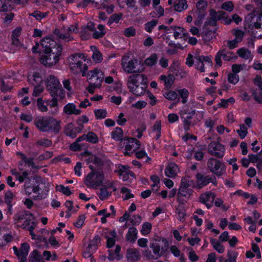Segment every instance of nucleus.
Wrapping results in <instances>:
<instances>
[{
    "label": "nucleus",
    "instance_id": "12",
    "mask_svg": "<svg viewBox=\"0 0 262 262\" xmlns=\"http://www.w3.org/2000/svg\"><path fill=\"white\" fill-rule=\"evenodd\" d=\"M196 187L201 189L206 186L209 183H212L214 185H216L217 180L214 176L209 175L204 176L201 173H197L196 174Z\"/></svg>",
    "mask_w": 262,
    "mask_h": 262
},
{
    "label": "nucleus",
    "instance_id": "24",
    "mask_svg": "<svg viewBox=\"0 0 262 262\" xmlns=\"http://www.w3.org/2000/svg\"><path fill=\"white\" fill-rule=\"evenodd\" d=\"M63 112L68 115H79L81 113V111L77 109L76 105L73 103H69L63 107Z\"/></svg>",
    "mask_w": 262,
    "mask_h": 262
},
{
    "label": "nucleus",
    "instance_id": "38",
    "mask_svg": "<svg viewBox=\"0 0 262 262\" xmlns=\"http://www.w3.org/2000/svg\"><path fill=\"white\" fill-rule=\"evenodd\" d=\"M100 242L101 239L99 236L96 235L93 239L90 241L88 246L89 250H91L95 252L97 249L98 245L100 243Z\"/></svg>",
    "mask_w": 262,
    "mask_h": 262
},
{
    "label": "nucleus",
    "instance_id": "4",
    "mask_svg": "<svg viewBox=\"0 0 262 262\" xmlns=\"http://www.w3.org/2000/svg\"><path fill=\"white\" fill-rule=\"evenodd\" d=\"M89 167L91 171L85 177L84 183L88 188L96 189L102 186L105 180L103 170L92 165H90Z\"/></svg>",
    "mask_w": 262,
    "mask_h": 262
},
{
    "label": "nucleus",
    "instance_id": "34",
    "mask_svg": "<svg viewBox=\"0 0 262 262\" xmlns=\"http://www.w3.org/2000/svg\"><path fill=\"white\" fill-rule=\"evenodd\" d=\"M121 250V247L119 245L116 246L115 249L114 253H111V250H109V254L107 257L108 259L110 260H113L114 259L120 260L122 258V256L119 254Z\"/></svg>",
    "mask_w": 262,
    "mask_h": 262
},
{
    "label": "nucleus",
    "instance_id": "25",
    "mask_svg": "<svg viewBox=\"0 0 262 262\" xmlns=\"http://www.w3.org/2000/svg\"><path fill=\"white\" fill-rule=\"evenodd\" d=\"M29 248V245L27 243H24L21 245V248L19 250V259H21L20 262H26L27 261V256Z\"/></svg>",
    "mask_w": 262,
    "mask_h": 262
},
{
    "label": "nucleus",
    "instance_id": "26",
    "mask_svg": "<svg viewBox=\"0 0 262 262\" xmlns=\"http://www.w3.org/2000/svg\"><path fill=\"white\" fill-rule=\"evenodd\" d=\"M215 15V10L214 9H211L209 10V16L204 23L205 27H207L208 26L214 27L216 25L217 20H218V19Z\"/></svg>",
    "mask_w": 262,
    "mask_h": 262
},
{
    "label": "nucleus",
    "instance_id": "57",
    "mask_svg": "<svg viewBox=\"0 0 262 262\" xmlns=\"http://www.w3.org/2000/svg\"><path fill=\"white\" fill-rule=\"evenodd\" d=\"M196 7L198 11H205L207 7V2L205 0H199L196 3Z\"/></svg>",
    "mask_w": 262,
    "mask_h": 262
},
{
    "label": "nucleus",
    "instance_id": "29",
    "mask_svg": "<svg viewBox=\"0 0 262 262\" xmlns=\"http://www.w3.org/2000/svg\"><path fill=\"white\" fill-rule=\"evenodd\" d=\"M24 189L26 194L29 196L32 192L37 193L40 188L38 185H32L30 181H26L24 184Z\"/></svg>",
    "mask_w": 262,
    "mask_h": 262
},
{
    "label": "nucleus",
    "instance_id": "36",
    "mask_svg": "<svg viewBox=\"0 0 262 262\" xmlns=\"http://www.w3.org/2000/svg\"><path fill=\"white\" fill-rule=\"evenodd\" d=\"M210 242L213 248L219 253H223L224 252V246L216 239L210 238Z\"/></svg>",
    "mask_w": 262,
    "mask_h": 262
},
{
    "label": "nucleus",
    "instance_id": "33",
    "mask_svg": "<svg viewBox=\"0 0 262 262\" xmlns=\"http://www.w3.org/2000/svg\"><path fill=\"white\" fill-rule=\"evenodd\" d=\"M28 260L29 262H42V257L40 253L37 250H33L30 253Z\"/></svg>",
    "mask_w": 262,
    "mask_h": 262
},
{
    "label": "nucleus",
    "instance_id": "53",
    "mask_svg": "<svg viewBox=\"0 0 262 262\" xmlns=\"http://www.w3.org/2000/svg\"><path fill=\"white\" fill-rule=\"evenodd\" d=\"M36 144L39 146H42L45 147H50L52 144V142L51 140L47 139V138H43L41 139L40 140H39L36 141Z\"/></svg>",
    "mask_w": 262,
    "mask_h": 262
},
{
    "label": "nucleus",
    "instance_id": "14",
    "mask_svg": "<svg viewBox=\"0 0 262 262\" xmlns=\"http://www.w3.org/2000/svg\"><path fill=\"white\" fill-rule=\"evenodd\" d=\"M44 54L40 57L39 61L42 64L51 67L56 64L59 61L57 56L51 54L49 51L43 52Z\"/></svg>",
    "mask_w": 262,
    "mask_h": 262
},
{
    "label": "nucleus",
    "instance_id": "62",
    "mask_svg": "<svg viewBox=\"0 0 262 262\" xmlns=\"http://www.w3.org/2000/svg\"><path fill=\"white\" fill-rule=\"evenodd\" d=\"M129 221L130 223L134 226H137L140 224L141 222V217L139 215H134L132 217L129 218Z\"/></svg>",
    "mask_w": 262,
    "mask_h": 262
},
{
    "label": "nucleus",
    "instance_id": "58",
    "mask_svg": "<svg viewBox=\"0 0 262 262\" xmlns=\"http://www.w3.org/2000/svg\"><path fill=\"white\" fill-rule=\"evenodd\" d=\"M151 229V224L148 222H145L142 225L141 233L143 235H147L150 233Z\"/></svg>",
    "mask_w": 262,
    "mask_h": 262
},
{
    "label": "nucleus",
    "instance_id": "61",
    "mask_svg": "<svg viewBox=\"0 0 262 262\" xmlns=\"http://www.w3.org/2000/svg\"><path fill=\"white\" fill-rule=\"evenodd\" d=\"M57 189L63 194L69 196L71 194V191L68 186L65 187L63 185L57 186Z\"/></svg>",
    "mask_w": 262,
    "mask_h": 262
},
{
    "label": "nucleus",
    "instance_id": "23",
    "mask_svg": "<svg viewBox=\"0 0 262 262\" xmlns=\"http://www.w3.org/2000/svg\"><path fill=\"white\" fill-rule=\"evenodd\" d=\"M126 257L128 262H135L140 259L141 255L137 249H128L127 250Z\"/></svg>",
    "mask_w": 262,
    "mask_h": 262
},
{
    "label": "nucleus",
    "instance_id": "3",
    "mask_svg": "<svg viewBox=\"0 0 262 262\" xmlns=\"http://www.w3.org/2000/svg\"><path fill=\"white\" fill-rule=\"evenodd\" d=\"M127 85L130 91L137 96L143 95L147 87V78L144 74H133L128 78Z\"/></svg>",
    "mask_w": 262,
    "mask_h": 262
},
{
    "label": "nucleus",
    "instance_id": "52",
    "mask_svg": "<svg viewBox=\"0 0 262 262\" xmlns=\"http://www.w3.org/2000/svg\"><path fill=\"white\" fill-rule=\"evenodd\" d=\"M37 106L38 109L42 112H47L48 109L47 105L45 104V102L42 98H39L37 100Z\"/></svg>",
    "mask_w": 262,
    "mask_h": 262
},
{
    "label": "nucleus",
    "instance_id": "40",
    "mask_svg": "<svg viewBox=\"0 0 262 262\" xmlns=\"http://www.w3.org/2000/svg\"><path fill=\"white\" fill-rule=\"evenodd\" d=\"M170 29L174 31L173 36L175 39H178L179 37L182 38L187 35L184 33V29L183 28L173 26L170 27Z\"/></svg>",
    "mask_w": 262,
    "mask_h": 262
},
{
    "label": "nucleus",
    "instance_id": "59",
    "mask_svg": "<svg viewBox=\"0 0 262 262\" xmlns=\"http://www.w3.org/2000/svg\"><path fill=\"white\" fill-rule=\"evenodd\" d=\"M222 9L228 12H232L234 9V5L231 1L224 3L221 6Z\"/></svg>",
    "mask_w": 262,
    "mask_h": 262
},
{
    "label": "nucleus",
    "instance_id": "10",
    "mask_svg": "<svg viewBox=\"0 0 262 262\" xmlns=\"http://www.w3.org/2000/svg\"><path fill=\"white\" fill-rule=\"evenodd\" d=\"M128 56H123L121 60V66L123 70L128 74L139 73L142 72V69L137 68L136 63H137V59H131L128 60Z\"/></svg>",
    "mask_w": 262,
    "mask_h": 262
},
{
    "label": "nucleus",
    "instance_id": "11",
    "mask_svg": "<svg viewBox=\"0 0 262 262\" xmlns=\"http://www.w3.org/2000/svg\"><path fill=\"white\" fill-rule=\"evenodd\" d=\"M208 152L217 158H222L225 155V148L221 143L213 141L208 146Z\"/></svg>",
    "mask_w": 262,
    "mask_h": 262
},
{
    "label": "nucleus",
    "instance_id": "27",
    "mask_svg": "<svg viewBox=\"0 0 262 262\" xmlns=\"http://www.w3.org/2000/svg\"><path fill=\"white\" fill-rule=\"evenodd\" d=\"M40 45L43 52L48 51L52 46H56V42L50 37H45L41 40Z\"/></svg>",
    "mask_w": 262,
    "mask_h": 262
},
{
    "label": "nucleus",
    "instance_id": "50",
    "mask_svg": "<svg viewBox=\"0 0 262 262\" xmlns=\"http://www.w3.org/2000/svg\"><path fill=\"white\" fill-rule=\"evenodd\" d=\"M86 141L93 144L97 143L98 142V137L93 132H89L86 134Z\"/></svg>",
    "mask_w": 262,
    "mask_h": 262
},
{
    "label": "nucleus",
    "instance_id": "37",
    "mask_svg": "<svg viewBox=\"0 0 262 262\" xmlns=\"http://www.w3.org/2000/svg\"><path fill=\"white\" fill-rule=\"evenodd\" d=\"M90 162L95 165L96 168H101L104 165V160L103 158L96 156L95 155L92 156L89 158Z\"/></svg>",
    "mask_w": 262,
    "mask_h": 262
},
{
    "label": "nucleus",
    "instance_id": "15",
    "mask_svg": "<svg viewBox=\"0 0 262 262\" xmlns=\"http://www.w3.org/2000/svg\"><path fill=\"white\" fill-rule=\"evenodd\" d=\"M234 53L228 51L226 49H223L219 51L215 57V61L219 67L222 66L221 57L225 61H230L233 58Z\"/></svg>",
    "mask_w": 262,
    "mask_h": 262
},
{
    "label": "nucleus",
    "instance_id": "44",
    "mask_svg": "<svg viewBox=\"0 0 262 262\" xmlns=\"http://www.w3.org/2000/svg\"><path fill=\"white\" fill-rule=\"evenodd\" d=\"M48 14V12L42 13L39 11L35 10L32 13H29V15L34 17L37 20H41L42 18L46 17Z\"/></svg>",
    "mask_w": 262,
    "mask_h": 262
},
{
    "label": "nucleus",
    "instance_id": "1",
    "mask_svg": "<svg viewBox=\"0 0 262 262\" xmlns=\"http://www.w3.org/2000/svg\"><path fill=\"white\" fill-rule=\"evenodd\" d=\"M61 121L51 116H39L35 118L34 124L42 132H52L57 135L61 130Z\"/></svg>",
    "mask_w": 262,
    "mask_h": 262
},
{
    "label": "nucleus",
    "instance_id": "42",
    "mask_svg": "<svg viewBox=\"0 0 262 262\" xmlns=\"http://www.w3.org/2000/svg\"><path fill=\"white\" fill-rule=\"evenodd\" d=\"M237 53L241 58L247 60L249 59L251 56V54L250 51L245 48H241L238 49L237 51Z\"/></svg>",
    "mask_w": 262,
    "mask_h": 262
},
{
    "label": "nucleus",
    "instance_id": "21",
    "mask_svg": "<svg viewBox=\"0 0 262 262\" xmlns=\"http://www.w3.org/2000/svg\"><path fill=\"white\" fill-rule=\"evenodd\" d=\"M66 29L65 27L62 28L61 29H56L54 31V34L56 37L61 40L66 42H69L74 39L73 37L70 35V33H65Z\"/></svg>",
    "mask_w": 262,
    "mask_h": 262
},
{
    "label": "nucleus",
    "instance_id": "56",
    "mask_svg": "<svg viewBox=\"0 0 262 262\" xmlns=\"http://www.w3.org/2000/svg\"><path fill=\"white\" fill-rule=\"evenodd\" d=\"M237 255V252L235 251H228L227 253L228 259L226 260L224 262H236Z\"/></svg>",
    "mask_w": 262,
    "mask_h": 262
},
{
    "label": "nucleus",
    "instance_id": "63",
    "mask_svg": "<svg viewBox=\"0 0 262 262\" xmlns=\"http://www.w3.org/2000/svg\"><path fill=\"white\" fill-rule=\"evenodd\" d=\"M164 96L168 100H174L178 98V94L174 91H169L165 93Z\"/></svg>",
    "mask_w": 262,
    "mask_h": 262
},
{
    "label": "nucleus",
    "instance_id": "64",
    "mask_svg": "<svg viewBox=\"0 0 262 262\" xmlns=\"http://www.w3.org/2000/svg\"><path fill=\"white\" fill-rule=\"evenodd\" d=\"M228 81L233 84H235L239 81V76L235 74L230 73L228 77Z\"/></svg>",
    "mask_w": 262,
    "mask_h": 262
},
{
    "label": "nucleus",
    "instance_id": "48",
    "mask_svg": "<svg viewBox=\"0 0 262 262\" xmlns=\"http://www.w3.org/2000/svg\"><path fill=\"white\" fill-rule=\"evenodd\" d=\"M112 194L111 192H108L106 187H102L100 189V192L99 193V198L101 200L106 199Z\"/></svg>",
    "mask_w": 262,
    "mask_h": 262
},
{
    "label": "nucleus",
    "instance_id": "7",
    "mask_svg": "<svg viewBox=\"0 0 262 262\" xmlns=\"http://www.w3.org/2000/svg\"><path fill=\"white\" fill-rule=\"evenodd\" d=\"M193 184V181L189 178L182 177L178 190V195L189 198L193 192V189L190 187Z\"/></svg>",
    "mask_w": 262,
    "mask_h": 262
},
{
    "label": "nucleus",
    "instance_id": "18",
    "mask_svg": "<svg viewBox=\"0 0 262 262\" xmlns=\"http://www.w3.org/2000/svg\"><path fill=\"white\" fill-rule=\"evenodd\" d=\"M83 128V127L82 126L74 127L72 123H69L65 127L64 133L67 136L74 138L78 133L81 132Z\"/></svg>",
    "mask_w": 262,
    "mask_h": 262
},
{
    "label": "nucleus",
    "instance_id": "45",
    "mask_svg": "<svg viewBox=\"0 0 262 262\" xmlns=\"http://www.w3.org/2000/svg\"><path fill=\"white\" fill-rule=\"evenodd\" d=\"M157 59V55L154 53L145 60V64L148 66L151 67L156 64Z\"/></svg>",
    "mask_w": 262,
    "mask_h": 262
},
{
    "label": "nucleus",
    "instance_id": "13",
    "mask_svg": "<svg viewBox=\"0 0 262 262\" xmlns=\"http://www.w3.org/2000/svg\"><path fill=\"white\" fill-rule=\"evenodd\" d=\"M47 80V90L52 96H57L61 86L58 79L53 75H50Z\"/></svg>",
    "mask_w": 262,
    "mask_h": 262
},
{
    "label": "nucleus",
    "instance_id": "35",
    "mask_svg": "<svg viewBox=\"0 0 262 262\" xmlns=\"http://www.w3.org/2000/svg\"><path fill=\"white\" fill-rule=\"evenodd\" d=\"M138 231L135 227H130L126 235V238L130 242H135L137 238Z\"/></svg>",
    "mask_w": 262,
    "mask_h": 262
},
{
    "label": "nucleus",
    "instance_id": "43",
    "mask_svg": "<svg viewBox=\"0 0 262 262\" xmlns=\"http://www.w3.org/2000/svg\"><path fill=\"white\" fill-rule=\"evenodd\" d=\"M12 7L10 4H9L8 0H0V11L6 12L10 10Z\"/></svg>",
    "mask_w": 262,
    "mask_h": 262
},
{
    "label": "nucleus",
    "instance_id": "9",
    "mask_svg": "<svg viewBox=\"0 0 262 262\" xmlns=\"http://www.w3.org/2000/svg\"><path fill=\"white\" fill-rule=\"evenodd\" d=\"M86 76L89 83L94 86H100L104 77L103 73L98 69L90 71Z\"/></svg>",
    "mask_w": 262,
    "mask_h": 262
},
{
    "label": "nucleus",
    "instance_id": "30",
    "mask_svg": "<svg viewBox=\"0 0 262 262\" xmlns=\"http://www.w3.org/2000/svg\"><path fill=\"white\" fill-rule=\"evenodd\" d=\"M112 138L117 141H121L122 143L124 140L123 132L121 128L117 127L114 130L111 132Z\"/></svg>",
    "mask_w": 262,
    "mask_h": 262
},
{
    "label": "nucleus",
    "instance_id": "17",
    "mask_svg": "<svg viewBox=\"0 0 262 262\" xmlns=\"http://www.w3.org/2000/svg\"><path fill=\"white\" fill-rule=\"evenodd\" d=\"M215 198V194L209 191L202 193L199 197V200L201 203L205 204L207 208L209 209L213 206Z\"/></svg>",
    "mask_w": 262,
    "mask_h": 262
},
{
    "label": "nucleus",
    "instance_id": "54",
    "mask_svg": "<svg viewBox=\"0 0 262 262\" xmlns=\"http://www.w3.org/2000/svg\"><path fill=\"white\" fill-rule=\"evenodd\" d=\"M122 16V14L121 13H115L112 15L107 21V25H111L114 22L118 23Z\"/></svg>",
    "mask_w": 262,
    "mask_h": 262
},
{
    "label": "nucleus",
    "instance_id": "46",
    "mask_svg": "<svg viewBox=\"0 0 262 262\" xmlns=\"http://www.w3.org/2000/svg\"><path fill=\"white\" fill-rule=\"evenodd\" d=\"M157 24L158 20L156 19H153L146 23L145 24V30L148 33H151L152 29L157 26Z\"/></svg>",
    "mask_w": 262,
    "mask_h": 262
},
{
    "label": "nucleus",
    "instance_id": "2",
    "mask_svg": "<svg viewBox=\"0 0 262 262\" xmlns=\"http://www.w3.org/2000/svg\"><path fill=\"white\" fill-rule=\"evenodd\" d=\"M149 247L152 252L147 249L144 252L143 255L148 260H156L167 252L169 249V243L166 239L158 237L150 242Z\"/></svg>",
    "mask_w": 262,
    "mask_h": 262
},
{
    "label": "nucleus",
    "instance_id": "55",
    "mask_svg": "<svg viewBox=\"0 0 262 262\" xmlns=\"http://www.w3.org/2000/svg\"><path fill=\"white\" fill-rule=\"evenodd\" d=\"M121 193L125 194L124 196H122L123 200H127L130 198H133L134 196L133 194L131 193L130 190L125 187L121 188Z\"/></svg>",
    "mask_w": 262,
    "mask_h": 262
},
{
    "label": "nucleus",
    "instance_id": "19",
    "mask_svg": "<svg viewBox=\"0 0 262 262\" xmlns=\"http://www.w3.org/2000/svg\"><path fill=\"white\" fill-rule=\"evenodd\" d=\"M196 59V69L199 70L201 72H205L204 62L208 63L210 66H212V62L210 57L205 56H198L195 57Z\"/></svg>",
    "mask_w": 262,
    "mask_h": 262
},
{
    "label": "nucleus",
    "instance_id": "22",
    "mask_svg": "<svg viewBox=\"0 0 262 262\" xmlns=\"http://www.w3.org/2000/svg\"><path fill=\"white\" fill-rule=\"evenodd\" d=\"M179 171L178 165L174 163H170L166 167L165 174L167 177L174 178L177 176Z\"/></svg>",
    "mask_w": 262,
    "mask_h": 262
},
{
    "label": "nucleus",
    "instance_id": "51",
    "mask_svg": "<svg viewBox=\"0 0 262 262\" xmlns=\"http://www.w3.org/2000/svg\"><path fill=\"white\" fill-rule=\"evenodd\" d=\"M94 114L97 119H101L106 117L107 112L104 109H97L95 110Z\"/></svg>",
    "mask_w": 262,
    "mask_h": 262
},
{
    "label": "nucleus",
    "instance_id": "41",
    "mask_svg": "<svg viewBox=\"0 0 262 262\" xmlns=\"http://www.w3.org/2000/svg\"><path fill=\"white\" fill-rule=\"evenodd\" d=\"M52 46V47H51L48 51L54 55L57 56V58H59L62 51V46L56 43V46Z\"/></svg>",
    "mask_w": 262,
    "mask_h": 262
},
{
    "label": "nucleus",
    "instance_id": "28",
    "mask_svg": "<svg viewBox=\"0 0 262 262\" xmlns=\"http://www.w3.org/2000/svg\"><path fill=\"white\" fill-rule=\"evenodd\" d=\"M29 83L33 86H36L42 83V80L38 73H34L32 75H29L28 77Z\"/></svg>",
    "mask_w": 262,
    "mask_h": 262
},
{
    "label": "nucleus",
    "instance_id": "39",
    "mask_svg": "<svg viewBox=\"0 0 262 262\" xmlns=\"http://www.w3.org/2000/svg\"><path fill=\"white\" fill-rule=\"evenodd\" d=\"M188 5L186 0H178V2L175 3L174 8L175 11L181 12L183 10L187 9Z\"/></svg>",
    "mask_w": 262,
    "mask_h": 262
},
{
    "label": "nucleus",
    "instance_id": "31",
    "mask_svg": "<svg viewBox=\"0 0 262 262\" xmlns=\"http://www.w3.org/2000/svg\"><path fill=\"white\" fill-rule=\"evenodd\" d=\"M161 81H164L165 86L166 89H169L173 84L174 77L172 74H169L167 76L162 75L159 77Z\"/></svg>",
    "mask_w": 262,
    "mask_h": 262
},
{
    "label": "nucleus",
    "instance_id": "47",
    "mask_svg": "<svg viewBox=\"0 0 262 262\" xmlns=\"http://www.w3.org/2000/svg\"><path fill=\"white\" fill-rule=\"evenodd\" d=\"M178 94L180 97L182 98V102L185 104L187 101V98L189 96V92L186 89H183L178 91Z\"/></svg>",
    "mask_w": 262,
    "mask_h": 262
},
{
    "label": "nucleus",
    "instance_id": "49",
    "mask_svg": "<svg viewBox=\"0 0 262 262\" xmlns=\"http://www.w3.org/2000/svg\"><path fill=\"white\" fill-rule=\"evenodd\" d=\"M34 219V216L30 217L29 219L26 218L23 224L21 225H18V227H20L23 228V229H28L29 228V227H30L32 225V223L34 222L32 220Z\"/></svg>",
    "mask_w": 262,
    "mask_h": 262
},
{
    "label": "nucleus",
    "instance_id": "20",
    "mask_svg": "<svg viewBox=\"0 0 262 262\" xmlns=\"http://www.w3.org/2000/svg\"><path fill=\"white\" fill-rule=\"evenodd\" d=\"M33 216V214L28 211L25 210H21L18 211L14 216V224L19 225L22 221L25 220L26 218L29 219L30 217Z\"/></svg>",
    "mask_w": 262,
    "mask_h": 262
},
{
    "label": "nucleus",
    "instance_id": "16",
    "mask_svg": "<svg viewBox=\"0 0 262 262\" xmlns=\"http://www.w3.org/2000/svg\"><path fill=\"white\" fill-rule=\"evenodd\" d=\"M181 117L184 119L183 126L185 130L188 131L190 129V126L191 125H193L194 124L192 123L191 119L195 114V110H192L190 112H188L186 110H183L180 113Z\"/></svg>",
    "mask_w": 262,
    "mask_h": 262
},
{
    "label": "nucleus",
    "instance_id": "60",
    "mask_svg": "<svg viewBox=\"0 0 262 262\" xmlns=\"http://www.w3.org/2000/svg\"><path fill=\"white\" fill-rule=\"evenodd\" d=\"M124 35L127 37L135 36L136 35V30L133 27L126 28L124 31Z\"/></svg>",
    "mask_w": 262,
    "mask_h": 262
},
{
    "label": "nucleus",
    "instance_id": "6",
    "mask_svg": "<svg viewBox=\"0 0 262 262\" xmlns=\"http://www.w3.org/2000/svg\"><path fill=\"white\" fill-rule=\"evenodd\" d=\"M207 167L210 172L217 177L223 176L226 170L224 163L214 158H210L208 160Z\"/></svg>",
    "mask_w": 262,
    "mask_h": 262
},
{
    "label": "nucleus",
    "instance_id": "5",
    "mask_svg": "<svg viewBox=\"0 0 262 262\" xmlns=\"http://www.w3.org/2000/svg\"><path fill=\"white\" fill-rule=\"evenodd\" d=\"M86 59V57L84 54L76 53L70 56L68 60L71 72L74 75L81 73L82 76H85L88 66L83 62Z\"/></svg>",
    "mask_w": 262,
    "mask_h": 262
},
{
    "label": "nucleus",
    "instance_id": "32",
    "mask_svg": "<svg viewBox=\"0 0 262 262\" xmlns=\"http://www.w3.org/2000/svg\"><path fill=\"white\" fill-rule=\"evenodd\" d=\"M91 48L93 52V55L92 56L93 61L95 63H100L103 60L102 54L96 47L91 46Z\"/></svg>",
    "mask_w": 262,
    "mask_h": 262
},
{
    "label": "nucleus",
    "instance_id": "8",
    "mask_svg": "<svg viewBox=\"0 0 262 262\" xmlns=\"http://www.w3.org/2000/svg\"><path fill=\"white\" fill-rule=\"evenodd\" d=\"M122 143L123 147L125 148L124 155L125 156H130L133 151L139 149L141 146L140 141L135 138H124Z\"/></svg>",
    "mask_w": 262,
    "mask_h": 262
}]
</instances>
